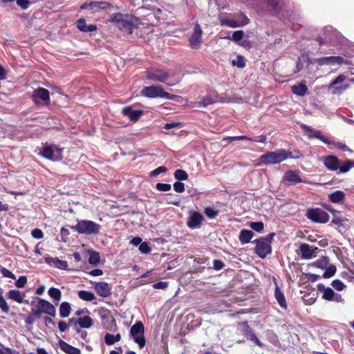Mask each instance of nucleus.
I'll return each instance as SVG.
<instances>
[{"label":"nucleus","instance_id":"f257e3e1","mask_svg":"<svg viewBox=\"0 0 354 354\" xmlns=\"http://www.w3.org/2000/svg\"><path fill=\"white\" fill-rule=\"evenodd\" d=\"M180 72L178 68L171 69L154 68L147 72V77L155 82L165 83L169 86H173L182 80L183 77Z\"/></svg>","mask_w":354,"mask_h":354},{"label":"nucleus","instance_id":"f03ea898","mask_svg":"<svg viewBox=\"0 0 354 354\" xmlns=\"http://www.w3.org/2000/svg\"><path fill=\"white\" fill-rule=\"evenodd\" d=\"M109 21L120 30L126 31L128 34L131 35L133 33V24L137 21V19L129 15L118 12L113 14Z\"/></svg>","mask_w":354,"mask_h":354},{"label":"nucleus","instance_id":"7ed1b4c3","mask_svg":"<svg viewBox=\"0 0 354 354\" xmlns=\"http://www.w3.org/2000/svg\"><path fill=\"white\" fill-rule=\"evenodd\" d=\"M274 236V233H270L264 238L255 239L253 243H256L254 252L261 259L266 258L272 252L271 243Z\"/></svg>","mask_w":354,"mask_h":354},{"label":"nucleus","instance_id":"20e7f679","mask_svg":"<svg viewBox=\"0 0 354 354\" xmlns=\"http://www.w3.org/2000/svg\"><path fill=\"white\" fill-rule=\"evenodd\" d=\"M72 230L84 234H97L100 230V225L90 220L79 221L74 226L71 227Z\"/></svg>","mask_w":354,"mask_h":354},{"label":"nucleus","instance_id":"39448f33","mask_svg":"<svg viewBox=\"0 0 354 354\" xmlns=\"http://www.w3.org/2000/svg\"><path fill=\"white\" fill-rule=\"evenodd\" d=\"M142 94L149 98L162 97L168 100L176 98V95L165 91L161 86H145L142 90Z\"/></svg>","mask_w":354,"mask_h":354},{"label":"nucleus","instance_id":"423d86ee","mask_svg":"<svg viewBox=\"0 0 354 354\" xmlns=\"http://www.w3.org/2000/svg\"><path fill=\"white\" fill-rule=\"evenodd\" d=\"M145 327L142 322L138 321L133 324L130 330V335L133 337L135 342H136L140 348H142L146 344V340L144 336Z\"/></svg>","mask_w":354,"mask_h":354},{"label":"nucleus","instance_id":"0eeeda50","mask_svg":"<svg viewBox=\"0 0 354 354\" xmlns=\"http://www.w3.org/2000/svg\"><path fill=\"white\" fill-rule=\"evenodd\" d=\"M307 218L315 223H325L329 220L328 214L319 208L309 209L306 213Z\"/></svg>","mask_w":354,"mask_h":354},{"label":"nucleus","instance_id":"6e6552de","mask_svg":"<svg viewBox=\"0 0 354 354\" xmlns=\"http://www.w3.org/2000/svg\"><path fill=\"white\" fill-rule=\"evenodd\" d=\"M238 326L241 328V334L244 335L247 339L253 342L256 345L260 347L263 346V344L257 337L248 322H239Z\"/></svg>","mask_w":354,"mask_h":354},{"label":"nucleus","instance_id":"1a4fd4ad","mask_svg":"<svg viewBox=\"0 0 354 354\" xmlns=\"http://www.w3.org/2000/svg\"><path fill=\"white\" fill-rule=\"evenodd\" d=\"M218 93L211 91L205 97H198V100L194 103V107H205L208 105L220 102Z\"/></svg>","mask_w":354,"mask_h":354},{"label":"nucleus","instance_id":"9d476101","mask_svg":"<svg viewBox=\"0 0 354 354\" xmlns=\"http://www.w3.org/2000/svg\"><path fill=\"white\" fill-rule=\"evenodd\" d=\"M32 98L37 105H46L50 102L49 91L44 88L39 87L34 90Z\"/></svg>","mask_w":354,"mask_h":354},{"label":"nucleus","instance_id":"9b49d317","mask_svg":"<svg viewBox=\"0 0 354 354\" xmlns=\"http://www.w3.org/2000/svg\"><path fill=\"white\" fill-rule=\"evenodd\" d=\"M203 30L198 24L194 26L193 32L189 39V46L192 49H198L202 44Z\"/></svg>","mask_w":354,"mask_h":354},{"label":"nucleus","instance_id":"f8f14e48","mask_svg":"<svg viewBox=\"0 0 354 354\" xmlns=\"http://www.w3.org/2000/svg\"><path fill=\"white\" fill-rule=\"evenodd\" d=\"M297 158L299 156H260L256 160H254L255 166H260L263 165H273L283 162L287 158Z\"/></svg>","mask_w":354,"mask_h":354},{"label":"nucleus","instance_id":"ddd939ff","mask_svg":"<svg viewBox=\"0 0 354 354\" xmlns=\"http://www.w3.org/2000/svg\"><path fill=\"white\" fill-rule=\"evenodd\" d=\"M110 7V4L105 1H91L90 3H83L80 8L82 10H89L93 12H97L101 10H105Z\"/></svg>","mask_w":354,"mask_h":354},{"label":"nucleus","instance_id":"4468645a","mask_svg":"<svg viewBox=\"0 0 354 354\" xmlns=\"http://www.w3.org/2000/svg\"><path fill=\"white\" fill-rule=\"evenodd\" d=\"M37 306L44 313L51 317L56 315L55 307L48 301L39 298Z\"/></svg>","mask_w":354,"mask_h":354},{"label":"nucleus","instance_id":"2eb2a0df","mask_svg":"<svg viewBox=\"0 0 354 354\" xmlns=\"http://www.w3.org/2000/svg\"><path fill=\"white\" fill-rule=\"evenodd\" d=\"M249 22V19L245 15L241 16L239 20L233 19H222L221 20V25L226 26L230 28H236L245 26L248 24Z\"/></svg>","mask_w":354,"mask_h":354},{"label":"nucleus","instance_id":"dca6fc26","mask_svg":"<svg viewBox=\"0 0 354 354\" xmlns=\"http://www.w3.org/2000/svg\"><path fill=\"white\" fill-rule=\"evenodd\" d=\"M94 290L102 297H108L111 294L109 284L105 281L95 282Z\"/></svg>","mask_w":354,"mask_h":354},{"label":"nucleus","instance_id":"f3484780","mask_svg":"<svg viewBox=\"0 0 354 354\" xmlns=\"http://www.w3.org/2000/svg\"><path fill=\"white\" fill-rule=\"evenodd\" d=\"M283 180L286 185H291L301 183L303 180L297 171L288 170L285 172Z\"/></svg>","mask_w":354,"mask_h":354},{"label":"nucleus","instance_id":"a211bd4d","mask_svg":"<svg viewBox=\"0 0 354 354\" xmlns=\"http://www.w3.org/2000/svg\"><path fill=\"white\" fill-rule=\"evenodd\" d=\"M122 114L129 118L131 121L136 122L143 115L144 111L141 109H133L131 106H126L122 109Z\"/></svg>","mask_w":354,"mask_h":354},{"label":"nucleus","instance_id":"6ab92c4d","mask_svg":"<svg viewBox=\"0 0 354 354\" xmlns=\"http://www.w3.org/2000/svg\"><path fill=\"white\" fill-rule=\"evenodd\" d=\"M299 250L302 258L310 259L316 257L318 248L317 247L313 248L308 243H302L299 247Z\"/></svg>","mask_w":354,"mask_h":354},{"label":"nucleus","instance_id":"aec40b11","mask_svg":"<svg viewBox=\"0 0 354 354\" xmlns=\"http://www.w3.org/2000/svg\"><path fill=\"white\" fill-rule=\"evenodd\" d=\"M301 127L304 130L305 133L308 136V137H309L310 138H318L324 143L328 142V140L324 136H322L319 131L314 129L306 124H302Z\"/></svg>","mask_w":354,"mask_h":354},{"label":"nucleus","instance_id":"412c9836","mask_svg":"<svg viewBox=\"0 0 354 354\" xmlns=\"http://www.w3.org/2000/svg\"><path fill=\"white\" fill-rule=\"evenodd\" d=\"M345 79V75H339L328 85L329 89L334 88L333 91V94H338L342 91L346 90L348 88V85H342L336 87L335 86V85L342 82Z\"/></svg>","mask_w":354,"mask_h":354},{"label":"nucleus","instance_id":"4be33fe9","mask_svg":"<svg viewBox=\"0 0 354 354\" xmlns=\"http://www.w3.org/2000/svg\"><path fill=\"white\" fill-rule=\"evenodd\" d=\"M203 221V216L202 214L198 212H194L188 218L187 224L189 227L194 229L198 227Z\"/></svg>","mask_w":354,"mask_h":354},{"label":"nucleus","instance_id":"5701e85b","mask_svg":"<svg viewBox=\"0 0 354 354\" xmlns=\"http://www.w3.org/2000/svg\"><path fill=\"white\" fill-rule=\"evenodd\" d=\"M322 161L326 167L331 171H336L339 167L337 156H324Z\"/></svg>","mask_w":354,"mask_h":354},{"label":"nucleus","instance_id":"b1692460","mask_svg":"<svg viewBox=\"0 0 354 354\" xmlns=\"http://www.w3.org/2000/svg\"><path fill=\"white\" fill-rule=\"evenodd\" d=\"M266 136H261L256 138H250L246 136H230L225 138L223 140H226L228 142H231L236 140H245V141H253L257 142H264L266 141Z\"/></svg>","mask_w":354,"mask_h":354},{"label":"nucleus","instance_id":"393cba45","mask_svg":"<svg viewBox=\"0 0 354 354\" xmlns=\"http://www.w3.org/2000/svg\"><path fill=\"white\" fill-rule=\"evenodd\" d=\"M77 27L83 32H92L97 30V26L95 24H86L84 18H80L77 21Z\"/></svg>","mask_w":354,"mask_h":354},{"label":"nucleus","instance_id":"a878e982","mask_svg":"<svg viewBox=\"0 0 354 354\" xmlns=\"http://www.w3.org/2000/svg\"><path fill=\"white\" fill-rule=\"evenodd\" d=\"M317 287V290L323 293L322 299L327 301H332L334 299L335 292L331 288L325 287L322 283H319Z\"/></svg>","mask_w":354,"mask_h":354},{"label":"nucleus","instance_id":"bb28decb","mask_svg":"<svg viewBox=\"0 0 354 354\" xmlns=\"http://www.w3.org/2000/svg\"><path fill=\"white\" fill-rule=\"evenodd\" d=\"M59 345L61 350L66 354H82L79 348L70 345L62 339L59 341Z\"/></svg>","mask_w":354,"mask_h":354},{"label":"nucleus","instance_id":"cd10ccee","mask_svg":"<svg viewBox=\"0 0 354 354\" xmlns=\"http://www.w3.org/2000/svg\"><path fill=\"white\" fill-rule=\"evenodd\" d=\"M62 149L57 147L54 145H46L42 147V149L39 152V155H54L55 153H61Z\"/></svg>","mask_w":354,"mask_h":354},{"label":"nucleus","instance_id":"c85d7f7f","mask_svg":"<svg viewBox=\"0 0 354 354\" xmlns=\"http://www.w3.org/2000/svg\"><path fill=\"white\" fill-rule=\"evenodd\" d=\"M307 91L308 87L305 81L300 82L297 85H294L292 86V93L298 96H304Z\"/></svg>","mask_w":354,"mask_h":354},{"label":"nucleus","instance_id":"c756f323","mask_svg":"<svg viewBox=\"0 0 354 354\" xmlns=\"http://www.w3.org/2000/svg\"><path fill=\"white\" fill-rule=\"evenodd\" d=\"M274 297L277 299L278 304L283 309L287 308V304L286 301V298L283 292L280 290V288L277 286L274 290Z\"/></svg>","mask_w":354,"mask_h":354},{"label":"nucleus","instance_id":"7c9ffc66","mask_svg":"<svg viewBox=\"0 0 354 354\" xmlns=\"http://www.w3.org/2000/svg\"><path fill=\"white\" fill-rule=\"evenodd\" d=\"M344 198L345 194L341 190L335 191L328 196L330 201L333 203H339L343 201Z\"/></svg>","mask_w":354,"mask_h":354},{"label":"nucleus","instance_id":"2f4dec72","mask_svg":"<svg viewBox=\"0 0 354 354\" xmlns=\"http://www.w3.org/2000/svg\"><path fill=\"white\" fill-rule=\"evenodd\" d=\"M254 236V232L248 230H242L239 234V240L243 244L248 243Z\"/></svg>","mask_w":354,"mask_h":354},{"label":"nucleus","instance_id":"473e14b6","mask_svg":"<svg viewBox=\"0 0 354 354\" xmlns=\"http://www.w3.org/2000/svg\"><path fill=\"white\" fill-rule=\"evenodd\" d=\"M78 325L83 328H88L93 324V320L90 316H84L77 320Z\"/></svg>","mask_w":354,"mask_h":354},{"label":"nucleus","instance_id":"72a5a7b5","mask_svg":"<svg viewBox=\"0 0 354 354\" xmlns=\"http://www.w3.org/2000/svg\"><path fill=\"white\" fill-rule=\"evenodd\" d=\"M71 311V307L68 302L64 301L59 306V316L65 318L69 316Z\"/></svg>","mask_w":354,"mask_h":354},{"label":"nucleus","instance_id":"f704fd0d","mask_svg":"<svg viewBox=\"0 0 354 354\" xmlns=\"http://www.w3.org/2000/svg\"><path fill=\"white\" fill-rule=\"evenodd\" d=\"M8 296L10 299L17 301L19 304L24 302V298L21 292L18 290H10L8 292Z\"/></svg>","mask_w":354,"mask_h":354},{"label":"nucleus","instance_id":"c9c22d12","mask_svg":"<svg viewBox=\"0 0 354 354\" xmlns=\"http://www.w3.org/2000/svg\"><path fill=\"white\" fill-rule=\"evenodd\" d=\"M77 294L81 299L86 301H92L96 298L94 293L87 290H80Z\"/></svg>","mask_w":354,"mask_h":354},{"label":"nucleus","instance_id":"e433bc0d","mask_svg":"<svg viewBox=\"0 0 354 354\" xmlns=\"http://www.w3.org/2000/svg\"><path fill=\"white\" fill-rule=\"evenodd\" d=\"M50 263L55 268L61 269V270H67L68 269V263L66 261L60 260L58 258H52Z\"/></svg>","mask_w":354,"mask_h":354},{"label":"nucleus","instance_id":"4c0bfd02","mask_svg":"<svg viewBox=\"0 0 354 354\" xmlns=\"http://www.w3.org/2000/svg\"><path fill=\"white\" fill-rule=\"evenodd\" d=\"M48 293L49 296L55 301H59L61 299L62 292L59 289L57 288L52 287L49 288Z\"/></svg>","mask_w":354,"mask_h":354},{"label":"nucleus","instance_id":"58836bf2","mask_svg":"<svg viewBox=\"0 0 354 354\" xmlns=\"http://www.w3.org/2000/svg\"><path fill=\"white\" fill-rule=\"evenodd\" d=\"M174 178L178 180H186L188 179V174L183 169H178L174 173Z\"/></svg>","mask_w":354,"mask_h":354},{"label":"nucleus","instance_id":"ea45409f","mask_svg":"<svg viewBox=\"0 0 354 354\" xmlns=\"http://www.w3.org/2000/svg\"><path fill=\"white\" fill-rule=\"evenodd\" d=\"M348 64L341 56H330V66L341 65L342 64Z\"/></svg>","mask_w":354,"mask_h":354},{"label":"nucleus","instance_id":"a19ab883","mask_svg":"<svg viewBox=\"0 0 354 354\" xmlns=\"http://www.w3.org/2000/svg\"><path fill=\"white\" fill-rule=\"evenodd\" d=\"M100 261V254L97 252H92L90 254L88 262L90 264L97 266Z\"/></svg>","mask_w":354,"mask_h":354},{"label":"nucleus","instance_id":"79ce46f5","mask_svg":"<svg viewBox=\"0 0 354 354\" xmlns=\"http://www.w3.org/2000/svg\"><path fill=\"white\" fill-rule=\"evenodd\" d=\"M204 213L209 218H214L218 215L219 211L208 207L205 209Z\"/></svg>","mask_w":354,"mask_h":354},{"label":"nucleus","instance_id":"37998d69","mask_svg":"<svg viewBox=\"0 0 354 354\" xmlns=\"http://www.w3.org/2000/svg\"><path fill=\"white\" fill-rule=\"evenodd\" d=\"M166 203L168 204L174 205L176 206L180 205V201L177 198V196L169 193L167 194V198H166Z\"/></svg>","mask_w":354,"mask_h":354},{"label":"nucleus","instance_id":"c03bdc74","mask_svg":"<svg viewBox=\"0 0 354 354\" xmlns=\"http://www.w3.org/2000/svg\"><path fill=\"white\" fill-rule=\"evenodd\" d=\"M336 270V267L334 265H330L326 268L322 275V277L325 279L330 278L335 274Z\"/></svg>","mask_w":354,"mask_h":354},{"label":"nucleus","instance_id":"a18cd8bd","mask_svg":"<svg viewBox=\"0 0 354 354\" xmlns=\"http://www.w3.org/2000/svg\"><path fill=\"white\" fill-rule=\"evenodd\" d=\"M354 166V162L351 160H346L342 165H339L338 168L341 173H346L348 171L351 167Z\"/></svg>","mask_w":354,"mask_h":354},{"label":"nucleus","instance_id":"49530a36","mask_svg":"<svg viewBox=\"0 0 354 354\" xmlns=\"http://www.w3.org/2000/svg\"><path fill=\"white\" fill-rule=\"evenodd\" d=\"M249 226L257 232H261L264 228V224L261 221L250 222Z\"/></svg>","mask_w":354,"mask_h":354},{"label":"nucleus","instance_id":"de8ad7c7","mask_svg":"<svg viewBox=\"0 0 354 354\" xmlns=\"http://www.w3.org/2000/svg\"><path fill=\"white\" fill-rule=\"evenodd\" d=\"M331 286L337 290L342 291L345 288V284L339 279H335L332 281Z\"/></svg>","mask_w":354,"mask_h":354},{"label":"nucleus","instance_id":"09e8293b","mask_svg":"<svg viewBox=\"0 0 354 354\" xmlns=\"http://www.w3.org/2000/svg\"><path fill=\"white\" fill-rule=\"evenodd\" d=\"M328 258L326 257H323L322 259L317 260L314 265L319 268L324 269L328 265Z\"/></svg>","mask_w":354,"mask_h":354},{"label":"nucleus","instance_id":"8fccbe9b","mask_svg":"<svg viewBox=\"0 0 354 354\" xmlns=\"http://www.w3.org/2000/svg\"><path fill=\"white\" fill-rule=\"evenodd\" d=\"M314 63L317 64L319 66L330 65V56L315 59L314 60Z\"/></svg>","mask_w":354,"mask_h":354},{"label":"nucleus","instance_id":"3c124183","mask_svg":"<svg viewBox=\"0 0 354 354\" xmlns=\"http://www.w3.org/2000/svg\"><path fill=\"white\" fill-rule=\"evenodd\" d=\"M0 308L4 313H8L10 310L9 306L1 294H0Z\"/></svg>","mask_w":354,"mask_h":354},{"label":"nucleus","instance_id":"603ef678","mask_svg":"<svg viewBox=\"0 0 354 354\" xmlns=\"http://www.w3.org/2000/svg\"><path fill=\"white\" fill-rule=\"evenodd\" d=\"M232 64L234 66H236L237 67L242 68L245 66V63L244 61L243 57L241 55H238L235 59L232 61Z\"/></svg>","mask_w":354,"mask_h":354},{"label":"nucleus","instance_id":"864d4df0","mask_svg":"<svg viewBox=\"0 0 354 354\" xmlns=\"http://www.w3.org/2000/svg\"><path fill=\"white\" fill-rule=\"evenodd\" d=\"M167 171V168L165 166H160L151 171L149 174L151 177H156L161 173H165Z\"/></svg>","mask_w":354,"mask_h":354},{"label":"nucleus","instance_id":"5fc2aeb1","mask_svg":"<svg viewBox=\"0 0 354 354\" xmlns=\"http://www.w3.org/2000/svg\"><path fill=\"white\" fill-rule=\"evenodd\" d=\"M347 221H348V220L345 217L341 218L335 216L333 218L331 223L338 226H344V223Z\"/></svg>","mask_w":354,"mask_h":354},{"label":"nucleus","instance_id":"6e6d98bb","mask_svg":"<svg viewBox=\"0 0 354 354\" xmlns=\"http://www.w3.org/2000/svg\"><path fill=\"white\" fill-rule=\"evenodd\" d=\"M156 188L158 190V191H161V192H168L169 190H171V186L170 184H167V183H158L156 185Z\"/></svg>","mask_w":354,"mask_h":354},{"label":"nucleus","instance_id":"4d7b16f0","mask_svg":"<svg viewBox=\"0 0 354 354\" xmlns=\"http://www.w3.org/2000/svg\"><path fill=\"white\" fill-rule=\"evenodd\" d=\"M243 35L244 32L243 30H236L233 32L231 39L236 42H238L243 39Z\"/></svg>","mask_w":354,"mask_h":354},{"label":"nucleus","instance_id":"13d9d810","mask_svg":"<svg viewBox=\"0 0 354 354\" xmlns=\"http://www.w3.org/2000/svg\"><path fill=\"white\" fill-rule=\"evenodd\" d=\"M139 250L142 254H149L151 251V248L147 242H142L139 245Z\"/></svg>","mask_w":354,"mask_h":354},{"label":"nucleus","instance_id":"bf43d9fd","mask_svg":"<svg viewBox=\"0 0 354 354\" xmlns=\"http://www.w3.org/2000/svg\"><path fill=\"white\" fill-rule=\"evenodd\" d=\"M31 235L36 239H40L44 237V232L41 229L35 228L31 231Z\"/></svg>","mask_w":354,"mask_h":354},{"label":"nucleus","instance_id":"052dcab7","mask_svg":"<svg viewBox=\"0 0 354 354\" xmlns=\"http://www.w3.org/2000/svg\"><path fill=\"white\" fill-rule=\"evenodd\" d=\"M174 189L178 193H183L185 192V185L183 183L177 181L174 183Z\"/></svg>","mask_w":354,"mask_h":354},{"label":"nucleus","instance_id":"680f3d73","mask_svg":"<svg viewBox=\"0 0 354 354\" xmlns=\"http://www.w3.org/2000/svg\"><path fill=\"white\" fill-rule=\"evenodd\" d=\"M27 283V278L26 276H21L15 282V286L17 288H23Z\"/></svg>","mask_w":354,"mask_h":354},{"label":"nucleus","instance_id":"e2e57ef3","mask_svg":"<svg viewBox=\"0 0 354 354\" xmlns=\"http://www.w3.org/2000/svg\"><path fill=\"white\" fill-rule=\"evenodd\" d=\"M225 266L224 263L218 259H215L213 261V268L216 270H220L223 269Z\"/></svg>","mask_w":354,"mask_h":354},{"label":"nucleus","instance_id":"0e129e2a","mask_svg":"<svg viewBox=\"0 0 354 354\" xmlns=\"http://www.w3.org/2000/svg\"><path fill=\"white\" fill-rule=\"evenodd\" d=\"M167 281H158L153 285V287L156 289H165L168 287Z\"/></svg>","mask_w":354,"mask_h":354},{"label":"nucleus","instance_id":"69168bd1","mask_svg":"<svg viewBox=\"0 0 354 354\" xmlns=\"http://www.w3.org/2000/svg\"><path fill=\"white\" fill-rule=\"evenodd\" d=\"M105 343L108 345H113L115 344L114 335L110 333H106L104 337Z\"/></svg>","mask_w":354,"mask_h":354},{"label":"nucleus","instance_id":"338daca9","mask_svg":"<svg viewBox=\"0 0 354 354\" xmlns=\"http://www.w3.org/2000/svg\"><path fill=\"white\" fill-rule=\"evenodd\" d=\"M17 4L22 9H27L30 5L28 0H17Z\"/></svg>","mask_w":354,"mask_h":354},{"label":"nucleus","instance_id":"774afa93","mask_svg":"<svg viewBox=\"0 0 354 354\" xmlns=\"http://www.w3.org/2000/svg\"><path fill=\"white\" fill-rule=\"evenodd\" d=\"M1 273H2L3 276L5 277H8V278H10V279H15V274L11 271H10L9 270H8L5 268H2Z\"/></svg>","mask_w":354,"mask_h":354}]
</instances>
